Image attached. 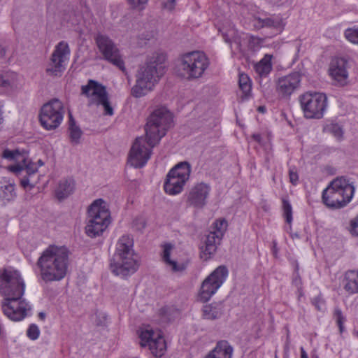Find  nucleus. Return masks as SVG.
<instances>
[{"label":"nucleus","instance_id":"nucleus-34","mask_svg":"<svg viewBox=\"0 0 358 358\" xmlns=\"http://www.w3.org/2000/svg\"><path fill=\"white\" fill-rule=\"evenodd\" d=\"M324 130L327 133L331 134L338 141H341L343 139L344 131L343 127L336 122H332L327 124Z\"/></svg>","mask_w":358,"mask_h":358},{"label":"nucleus","instance_id":"nucleus-30","mask_svg":"<svg viewBox=\"0 0 358 358\" xmlns=\"http://www.w3.org/2000/svg\"><path fill=\"white\" fill-rule=\"evenodd\" d=\"M222 314V306L220 303H213L203 306L202 308V317L208 320H214L219 318Z\"/></svg>","mask_w":358,"mask_h":358},{"label":"nucleus","instance_id":"nucleus-25","mask_svg":"<svg viewBox=\"0 0 358 358\" xmlns=\"http://www.w3.org/2000/svg\"><path fill=\"white\" fill-rule=\"evenodd\" d=\"M343 283V289L348 294H358V271H346Z\"/></svg>","mask_w":358,"mask_h":358},{"label":"nucleus","instance_id":"nucleus-7","mask_svg":"<svg viewBox=\"0 0 358 358\" xmlns=\"http://www.w3.org/2000/svg\"><path fill=\"white\" fill-rule=\"evenodd\" d=\"M110 217V212L105 201L99 199L93 201L88 209L86 234L90 238L101 236L108 227Z\"/></svg>","mask_w":358,"mask_h":358},{"label":"nucleus","instance_id":"nucleus-16","mask_svg":"<svg viewBox=\"0 0 358 358\" xmlns=\"http://www.w3.org/2000/svg\"><path fill=\"white\" fill-rule=\"evenodd\" d=\"M138 334L141 347H148L155 357H161L164 355L166 350V343L160 331L145 326L139 329Z\"/></svg>","mask_w":358,"mask_h":358},{"label":"nucleus","instance_id":"nucleus-35","mask_svg":"<svg viewBox=\"0 0 358 358\" xmlns=\"http://www.w3.org/2000/svg\"><path fill=\"white\" fill-rule=\"evenodd\" d=\"M16 194L15 192V185L8 184L0 187V199L5 201H10L15 199Z\"/></svg>","mask_w":358,"mask_h":358},{"label":"nucleus","instance_id":"nucleus-59","mask_svg":"<svg viewBox=\"0 0 358 358\" xmlns=\"http://www.w3.org/2000/svg\"><path fill=\"white\" fill-rule=\"evenodd\" d=\"M294 237H298V235L297 234H294V236H292V238H294Z\"/></svg>","mask_w":358,"mask_h":358},{"label":"nucleus","instance_id":"nucleus-32","mask_svg":"<svg viewBox=\"0 0 358 358\" xmlns=\"http://www.w3.org/2000/svg\"><path fill=\"white\" fill-rule=\"evenodd\" d=\"M69 138L73 144H78L80 142V139L82 136L83 131L80 128L76 125V121L73 119L71 113L69 114Z\"/></svg>","mask_w":358,"mask_h":358},{"label":"nucleus","instance_id":"nucleus-27","mask_svg":"<svg viewBox=\"0 0 358 358\" xmlns=\"http://www.w3.org/2000/svg\"><path fill=\"white\" fill-rule=\"evenodd\" d=\"M74 189L75 182L73 178H63L58 183L56 196L59 200L65 199L73 192Z\"/></svg>","mask_w":358,"mask_h":358},{"label":"nucleus","instance_id":"nucleus-44","mask_svg":"<svg viewBox=\"0 0 358 358\" xmlns=\"http://www.w3.org/2000/svg\"><path fill=\"white\" fill-rule=\"evenodd\" d=\"M349 231L352 235L358 236V215L350 221Z\"/></svg>","mask_w":358,"mask_h":358},{"label":"nucleus","instance_id":"nucleus-31","mask_svg":"<svg viewBox=\"0 0 358 358\" xmlns=\"http://www.w3.org/2000/svg\"><path fill=\"white\" fill-rule=\"evenodd\" d=\"M173 248L171 243H166L163 245L162 259L166 266H169L173 271H182L185 268L184 264H178L176 261L170 259V255Z\"/></svg>","mask_w":358,"mask_h":358},{"label":"nucleus","instance_id":"nucleus-11","mask_svg":"<svg viewBox=\"0 0 358 358\" xmlns=\"http://www.w3.org/2000/svg\"><path fill=\"white\" fill-rule=\"evenodd\" d=\"M225 266H219L202 282L197 294V300L206 303L217 292L228 276Z\"/></svg>","mask_w":358,"mask_h":358},{"label":"nucleus","instance_id":"nucleus-3","mask_svg":"<svg viewBox=\"0 0 358 358\" xmlns=\"http://www.w3.org/2000/svg\"><path fill=\"white\" fill-rule=\"evenodd\" d=\"M165 55L154 53L139 67L136 73V83L131 94L136 98L145 96L152 92L165 73Z\"/></svg>","mask_w":358,"mask_h":358},{"label":"nucleus","instance_id":"nucleus-46","mask_svg":"<svg viewBox=\"0 0 358 358\" xmlns=\"http://www.w3.org/2000/svg\"><path fill=\"white\" fill-rule=\"evenodd\" d=\"M289 181L293 185H296L299 181V175L295 168L289 170Z\"/></svg>","mask_w":358,"mask_h":358},{"label":"nucleus","instance_id":"nucleus-15","mask_svg":"<svg viewBox=\"0 0 358 358\" xmlns=\"http://www.w3.org/2000/svg\"><path fill=\"white\" fill-rule=\"evenodd\" d=\"M71 50L66 41L58 43L50 55L45 69L46 73L50 76L60 77L66 70Z\"/></svg>","mask_w":358,"mask_h":358},{"label":"nucleus","instance_id":"nucleus-18","mask_svg":"<svg viewBox=\"0 0 358 358\" xmlns=\"http://www.w3.org/2000/svg\"><path fill=\"white\" fill-rule=\"evenodd\" d=\"M211 192V187L203 182L194 184L186 194V203L189 206L201 209L206 204Z\"/></svg>","mask_w":358,"mask_h":358},{"label":"nucleus","instance_id":"nucleus-28","mask_svg":"<svg viewBox=\"0 0 358 358\" xmlns=\"http://www.w3.org/2000/svg\"><path fill=\"white\" fill-rule=\"evenodd\" d=\"M7 169L16 175L20 174L22 171L25 170L28 176L33 175L38 171L36 164L31 161L28 152L27 160H26V162H21L18 164L8 166Z\"/></svg>","mask_w":358,"mask_h":358},{"label":"nucleus","instance_id":"nucleus-47","mask_svg":"<svg viewBox=\"0 0 358 358\" xmlns=\"http://www.w3.org/2000/svg\"><path fill=\"white\" fill-rule=\"evenodd\" d=\"M162 4L164 8L172 10L176 6V0H162Z\"/></svg>","mask_w":358,"mask_h":358},{"label":"nucleus","instance_id":"nucleus-22","mask_svg":"<svg viewBox=\"0 0 358 358\" xmlns=\"http://www.w3.org/2000/svg\"><path fill=\"white\" fill-rule=\"evenodd\" d=\"M20 87V79L16 73L6 71L0 75V87L5 92H12Z\"/></svg>","mask_w":358,"mask_h":358},{"label":"nucleus","instance_id":"nucleus-33","mask_svg":"<svg viewBox=\"0 0 358 358\" xmlns=\"http://www.w3.org/2000/svg\"><path fill=\"white\" fill-rule=\"evenodd\" d=\"M238 85L244 97L248 98L252 91V82L250 77L246 73H239Z\"/></svg>","mask_w":358,"mask_h":358},{"label":"nucleus","instance_id":"nucleus-36","mask_svg":"<svg viewBox=\"0 0 358 358\" xmlns=\"http://www.w3.org/2000/svg\"><path fill=\"white\" fill-rule=\"evenodd\" d=\"M219 31L222 33L224 40L227 43H231L232 40L235 39L237 35V31L234 28V26L231 23H228V27L224 26L219 29Z\"/></svg>","mask_w":358,"mask_h":358},{"label":"nucleus","instance_id":"nucleus-54","mask_svg":"<svg viewBox=\"0 0 358 358\" xmlns=\"http://www.w3.org/2000/svg\"><path fill=\"white\" fill-rule=\"evenodd\" d=\"M301 351V358H308V355L306 350H304L303 347L300 348Z\"/></svg>","mask_w":358,"mask_h":358},{"label":"nucleus","instance_id":"nucleus-5","mask_svg":"<svg viewBox=\"0 0 358 358\" xmlns=\"http://www.w3.org/2000/svg\"><path fill=\"white\" fill-rule=\"evenodd\" d=\"M355 191V186L349 179L337 177L323 190L322 201L329 208H342L351 201Z\"/></svg>","mask_w":358,"mask_h":358},{"label":"nucleus","instance_id":"nucleus-12","mask_svg":"<svg viewBox=\"0 0 358 358\" xmlns=\"http://www.w3.org/2000/svg\"><path fill=\"white\" fill-rule=\"evenodd\" d=\"M64 113L62 102L54 99L41 107L39 113L40 123L45 129L54 130L62 124Z\"/></svg>","mask_w":358,"mask_h":358},{"label":"nucleus","instance_id":"nucleus-55","mask_svg":"<svg viewBox=\"0 0 358 358\" xmlns=\"http://www.w3.org/2000/svg\"><path fill=\"white\" fill-rule=\"evenodd\" d=\"M257 110L260 113H264L265 110H266V108L264 106H259L258 108H257Z\"/></svg>","mask_w":358,"mask_h":358},{"label":"nucleus","instance_id":"nucleus-26","mask_svg":"<svg viewBox=\"0 0 358 358\" xmlns=\"http://www.w3.org/2000/svg\"><path fill=\"white\" fill-rule=\"evenodd\" d=\"M210 352L216 358H232L234 348L227 340H220Z\"/></svg>","mask_w":358,"mask_h":358},{"label":"nucleus","instance_id":"nucleus-43","mask_svg":"<svg viewBox=\"0 0 358 358\" xmlns=\"http://www.w3.org/2000/svg\"><path fill=\"white\" fill-rule=\"evenodd\" d=\"M40 334V330L37 325L36 324H31L27 331V336L31 340H36Z\"/></svg>","mask_w":358,"mask_h":358},{"label":"nucleus","instance_id":"nucleus-14","mask_svg":"<svg viewBox=\"0 0 358 358\" xmlns=\"http://www.w3.org/2000/svg\"><path fill=\"white\" fill-rule=\"evenodd\" d=\"M94 40L103 59L126 73L122 55L115 42L109 36L102 34H96Z\"/></svg>","mask_w":358,"mask_h":358},{"label":"nucleus","instance_id":"nucleus-56","mask_svg":"<svg viewBox=\"0 0 358 358\" xmlns=\"http://www.w3.org/2000/svg\"><path fill=\"white\" fill-rule=\"evenodd\" d=\"M204 358H216L209 352Z\"/></svg>","mask_w":358,"mask_h":358},{"label":"nucleus","instance_id":"nucleus-58","mask_svg":"<svg viewBox=\"0 0 358 358\" xmlns=\"http://www.w3.org/2000/svg\"><path fill=\"white\" fill-rule=\"evenodd\" d=\"M294 237H298V235L297 234H294V236H292V238H294Z\"/></svg>","mask_w":358,"mask_h":358},{"label":"nucleus","instance_id":"nucleus-48","mask_svg":"<svg viewBox=\"0 0 358 358\" xmlns=\"http://www.w3.org/2000/svg\"><path fill=\"white\" fill-rule=\"evenodd\" d=\"M134 226L137 230H142L145 227V222L143 218H136L134 221Z\"/></svg>","mask_w":358,"mask_h":358},{"label":"nucleus","instance_id":"nucleus-17","mask_svg":"<svg viewBox=\"0 0 358 358\" xmlns=\"http://www.w3.org/2000/svg\"><path fill=\"white\" fill-rule=\"evenodd\" d=\"M147 136L137 137L134 142L128 155L127 163L131 166L139 169L143 167L150 159L152 148L156 145L150 143Z\"/></svg>","mask_w":358,"mask_h":358},{"label":"nucleus","instance_id":"nucleus-60","mask_svg":"<svg viewBox=\"0 0 358 358\" xmlns=\"http://www.w3.org/2000/svg\"><path fill=\"white\" fill-rule=\"evenodd\" d=\"M356 336L358 337V331L355 333Z\"/></svg>","mask_w":358,"mask_h":358},{"label":"nucleus","instance_id":"nucleus-23","mask_svg":"<svg viewBox=\"0 0 358 358\" xmlns=\"http://www.w3.org/2000/svg\"><path fill=\"white\" fill-rule=\"evenodd\" d=\"M222 238L213 231H210L206 236L205 245L201 247V257L207 260L213 255L217 250V245Z\"/></svg>","mask_w":358,"mask_h":358},{"label":"nucleus","instance_id":"nucleus-6","mask_svg":"<svg viewBox=\"0 0 358 358\" xmlns=\"http://www.w3.org/2000/svg\"><path fill=\"white\" fill-rule=\"evenodd\" d=\"M209 65V59L204 52H187L182 55L178 60L177 73L187 80H196L203 76Z\"/></svg>","mask_w":358,"mask_h":358},{"label":"nucleus","instance_id":"nucleus-50","mask_svg":"<svg viewBox=\"0 0 358 358\" xmlns=\"http://www.w3.org/2000/svg\"><path fill=\"white\" fill-rule=\"evenodd\" d=\"M6 48L0 45V63H3L6 60Z\"/></svg>","mask_w":358,"mask_h":358},{"label":"nucleus","instance_id":"nucleus-9","mask_svg":"<svg viewBox=\"0 0 358 358\" xmlns=\"http://www.w3.org/2000/svg\"><path fill=\"white\" fill-rule=\"evenodd\" d=\"M191 173V165L187 162H180L167 173L164 189L169 195L180 194L188 181Z\"/></svg>","mask_w":358,"mask_h":358},{"label":"nucleus","instance_id":"nucleus-45","mask_svg":"<svg viewBox=\"0 0 358 358\" xmlns=\"http://www.w3.org/2000/svg\"><path fill=\"white\" fill-rule=\"evenodd\" d=\"M312 303L316 308V309L320 311L324 310L325 309L324 301L318 296L315 297L313 299Z\"/></svg>","mask_w":358,"mask_h":358},{"label":"nucleus","instance_id":"nucleus-37","mask_svg":"<svg viewBox=\"0 0 358 358\" xmlns=\"http://www.w3.org/2000/svg\"><path fill=\"white\" fill-rule=\"evenodd\" d=\"M227 222L224 219L217 220L213 224V233L222 238L227 229Z\"/></svg>","mask_w":358,"mask_h":358},{"label":"nucleus","instance_id":"nucleus-19","mask_svg":"<svg viewBox=\"0 0 358 358\" xmlns=\"http://www.w3.org/2000/svg\"><path fill=\"white\" fill-rule=\"evenodd\" d=\"M301 74L292 72L278 78L275 82V90L278 96L282 98L290 96L301 85Z\"/></svg>","mask_w":358,"mask_h":358},{"label":"nucleus","instance_id":"nucleus-57","mask_svg":"<svg viewBox=\"0 0 358 358\" xmlns=\"http://www.w3.org/2000/svg\"><path fill=\"white\" fill-rule=\"evenodd\" d=\"M40 316L44 317H45V315L43 313H40Z\"/></svg>","mask_w":358,"mask_h":358},{"label":"nucleus","instance_id":"nucleus-52","mask_svg":"<svg viewBox=\"0 0 358 358\" xmlns=\"http://www.w3.org/2000/svg\"><path fill=\"white\" fill-rule=\"evenodd\" d=\"M269 2L273 5L280 6L285 3L287 0H268Z\"/></svg>","mask_w":358,"mask_h":358},{"label":"nucleus","instance_id":"nucleus-8","mask_svg":"<svg viewBox=\"0 0 358 358\" xmlns=\"http://www.w3.org/2000/svg\"><path fill=\"white\" fill-rule=\"evenodd\" d=\"M172 124L173 115L169 110L164 107L155 110L148 117L145 128L150 143L152 145H157Z\"/></svg>","mask_w":358,"mask_h":358},{"label":"nucleus","instance_id":"nucleus-20","mask_svg":"<svg viewBox=\"0 0 358 358\" xmlns=\"http://www.w3.org/2000/svg\"><path fill=\"white\" fill-rule=\"evenodd\" d=\"M329 73L336 85L339 86L346 85L349 77L348 61L341 57L333 59L329 65Z\"/></svg>","mask_w":358,"mask_h":358},{"label":"nucleus","instance_id":"nucleus-1","mask_svg":"<svg viewBox=\"0 0 358 358\" xmlns=\"http://www.w3.org/2000/svg\"><path fill=\"white\" fill-rule=\"evenodd\" d=\"M26 283L21 273L13 267L0 268V295L3 297L1 306L3 314L13 321H20L31 310L23 298Z\"/></svg>","mask_w":358,"mask_h":358},{"label":"nucleus","instance_id":"nucleus-38","mask_svg":"<svg viewBox=\"0 0 358 358\" xmlns=\"http://www.w3.org/2000/svg\"><path fill=\"white\" fill-rule=\"evenodd\" d=\"M282 210L283 216L288 224L292 222V207L289 201L285 198H282Z\"/></svg>","mask_w":358,"mask_h":358},{"label":"nucleus","instance_id":"nucleus-61","mask_svg":"<svg viewBox=\"0 0 358 358\" xmlns=\"http://www.w3.org/2000/svg\"><path fill=\"white\" fill-rule=\"evenodd\" d=\"M275 358H277V357H275Z\"/></svg>","mask_w":358,"mask_h":358},{"label":"nucleus","instance_id":"nucleus-51","mask_svg":"<svg viewBox=\"0 0 358 358\" xmlns=\"http://www.w3.org/2000/svg\"><path fill=\"white\" fill-rule=\"evenodd\" d=\"M20 183H21V185L24 188H27L28 187H29L30 189H31L34 186L33 185H31L29 184V180L28 178H26L24 177V178H22L20 181Z\"/></svg>","mask_w":358,"mask_h":358},{"label":"nucleus","instance_id":"nucleus-10","mask_svg":"<svg viewBox=\"0 0 358 358\" xmlns=\"http://www.w3.org/2000/svg\"><path fill=\"white\" fill-rule=\"evenodd\" d=\"M301 108L308 119H320L327 107V97L324 93L306 92L299 96Z\"/></svg>","mask_w":358,"mask_h":358},{"label":"nucleus","instance_id":"nucleus-24","mask_svg":"<svg viewBox=\"0 0 358 358\" xmlns=\"http://www.w3.org/2000/svg\"><path fill=\"white\" fill-rule=\"evenodd\" d=\"M272 55L266 54L258 62L254 64L255 71L260 78L268 77L272 71Z\"/></svg>","mask_w":358,"mask_h":358},{"label":"nucleus","instance_id":"nucleus-4","mask_svg":"<svg viewBox=\"0 0 358 358\" xmlns=\"http://www.w3.org/2000/svg\"><path fill=\"white\" fill-rule=\"evenodd\" d=\"M133 247L134 241L130 236L123 235L119 238L110 262V269L115 275L126 278L138 270L139 264Z\"/></svg>","mask_w":358,"mask_h":358},{"label":"nucleus","instance_id":"nucleus-39","mask_svg":"<svg viewBox=\"0 0 358 358\" xmlns=\"http://www.w3.org/2000/svg\"><path fill=\"white\" fill-rule=\"evenodd\" d=\"M344 35L350 42L358 45V26L345 29Z\"/></svg>","mask_w":358,"mask_h":358},{"label":"nucleus","instance_id":"nucleus-42","mask_svg":"<svg viewBox=\"0 0 358 358\" xmlns=\"http://www.w3.org/2000/svg\"><path fill=\"white\" fill-rule=\"evenodd\" d=\"M148 1L149 0H127L128 4L131 8L138 10H144Z\"/></svg>","mask_w":358,"mask_h":358},{"label":"nucleus","instance_id":"nucleus-49","mask_svg":"<svg viewBox=\"0 0 358 358\" xmlns=\"http://www.w3.org/2000/svg\"><path fill=\"white\" fill-rule=\"evenodd\" d=\"M4 103L3 101H0V130L3 128L4 118L3 116Z\"/></svg>","mask_w":358,"mask_h":358},{"label":"nucleus","instance_id":"nucleus-41","mask_svg":"<svg viewBox=\"0 0 358 358\" xmlns=\"http://www.w3.org/2000/svg\"><path fill=\"white\" fill-rule=\"evenodd\" d=\"M299 264L295 262L294 273L293 274L292 285L295 286L299 290L302 289V280L299 273Z\"/></svg>","mask_w":358,"mask_h":358},{"label":"nucleus","instance_id":"nucleus-13","mask_svg":"<svg viewBox=\"0 0 358 358\" xmlns=\"http://www.w3.org/2000/svg\"><path fill=\"white\" fill-rule=\"evenodd\" d=\"M82 94L89 98V106H102L104 109L103 114L111 116L113 115V108L110 106L108 94L106 88L98 82L90 80L86 85L81 87Z\"/></svg>","mask_w":358,"mask_h":358},{"label":"nucleus","instance_id":"nucleus-29","mask_svg":"<svg viewBox=\"0 0 358 358\" xmlns=\"http://www.w3.org/2000/svg\"><path fill=\"white\" fill-rule=\"evenodd\" d=\"M1 157L10 162H14L15 164H18L21 162L27 160V152L24 150H20L15 149L13 150L6 148L1 153Z\"/></svg>","mask_w":358,"mask_h":358},{"label":"nucleus","instance_id":"nucleus-40","mask_svg":"<svg viewBox=\"0 0 358 358\" xmlns=\"http://www.w3.org/2000/svg\"><path fill=\"white\" fill-rule=\"evenodd\" d=\"M334 317L339 327L340 332L342 333L344 331L343 324L345 321V317L343 316V313L340 308H336L334 309Z\"/></svg>","mask_w":358,"mask_h":358},{"label":"nucleus","instance_id":"nucleus-21","mask_svg":"<svg viewBox=\"0 0 358 358\" xmlns=\"http://www.w3.org/2000/svg\"><path fill=\"white\" fill-rule=\"evenodd\" d=\"M253 26L257 29L264 27L272 28L280 33L284 29L285 22L282 17L278 15H273L265 19L255 17Z\"/></svg>","mask_w":358,"mask_h":358},{"label":"nucleus","instance_id":"nucleus-2","mask_svg":"<svg viewBox=\"0 0 358 358\" xmlns=\"http://www.w3.org/2000/svg\"><path fill=\"white\" fill-rule=\"evenodd\" d=\"M69 265V250L64 246L50 245L36 262L38 280L45 283L60 281L66 275Z\"/></svg>","mask_w":358,"mask_h":358},{"label":"nucleus","instance_id":"nucleus-53","mask_svg":"<svg viewBox=\"0 0 358 358\" xmlns=\"http://www.w3.org/2000/svg\"><path fill=\"white\" fill-rule=\"evenodd\" d=\"M252 138L257 142H262V136L259 134H254L252 135Z\"/></svg>","mask_w":358,"mask_h":358}]
</instances>
